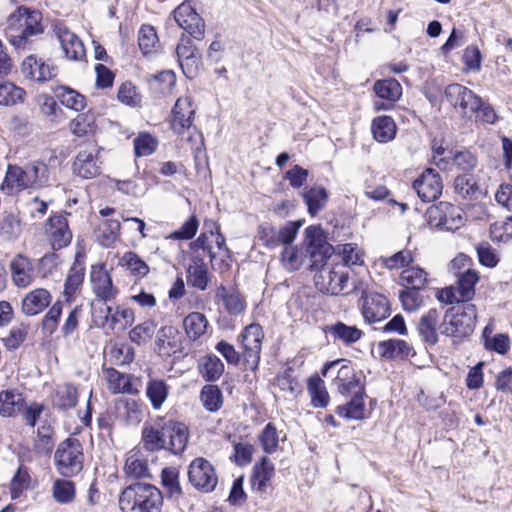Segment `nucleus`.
I'll return each mask as SVG.
<instances>
[{
	"label": "nucleus",
	"instance_id": "nucleus-1",
	"mask_svg": "<svg viewBox=\"0 0 512 512\" xmlns=\"http://www.w3.org/2000/svg\"><path fill=\"white\" fill-rule=\"evenodd\" d=\"M189 431L185 424L158 418L153 425H145L142 430L143 446L150 452L168 450L181 454L187 445Z\"/></svg>",
	"mask_w": 512,
	"mask_h": 512
},
{
	"label": "nucleus",
	"instance_id": "nucleus-2",
	"mask_svg": "<svg viewBox=\"0 0 512 512\" xmlns=\"http://www.w3.org/2000/svg\"><path fill=\"white\" fill-rule=\"evenodd\" d=\"M43 32L42 15L38 11L22 6L7 18L5 36L17 51L30 50L33 37Z\"/></svg>",
	"mask_w": 512,
	"mask_h": 512
},
{
	"label": "nucleus",
	"instance_id": "nucleus-3",
	"mask_svg": "<svg viewBox=\"0 0 512 512\" xmlns=\"http://www.w3.org/2000/svg\"><path fill=\"white\" fill-rule=\"evenodd\" d=\"M49 182L48 166L42 161H31L25 166L9 165L1 188L7 194L24 189H38Z\"/></svg>",
	"mask_w": 512,
	"mask_h": 512
},
{
	"label": "nucleus",
	"instance_id": "nucleus-4",
	"mask_svg": "<svg viewBox=\"0 0 512 512\" xmlns=\"http://www.w3.org/2000/svg\"><path fill=\"white\" fill-rule=\"evenodd\" d=\"M118 503L122 512H161L163 496L154 485L135 482L121 491Z\"/></svg>",
	"mask_w": 512,
	"mask_h": 512
},
{
	"label": "nucleus",
	"instance_id": "nucleus-5",
	"mask_svg": "<svg viewBox=\"0 0 512 512\" xmlns=\"http://www.w3.org/2000/svg\"><path fill=\"white\" fill-rule=\"evenodd\" d=\"M477 319V310L474 304L464 303L450 308L444 315L440 325L443 335L464 338L474 331Z\"/></svg>",
	"mask_w": 512,
	"mask_h": 512
},
{
	"label": "nucleus",
	"instance_id": "nucleus-6",
	"mask_svg": "<svg viewBox=\"0 0 512 512\" xmlns=\"http://www.w3.org/2000/svg\"><path fill=\"white\" fill-rule=\"evenodd\" d=\"M54 462L57 471L64 477H73L83 469V447L77 438L68 437L60 442L55 454Z\"/></svg>",
	"mask_w": 512,
	"mask_h": 512
},
{
	"label": "nucleus",
	"instance_id": "nucleus-7",
	"mask_svg": "<svg viewBox=\"0 0 512 512\" xmlns=\"http://www.w3.org/2000/svg\"><path fill=\"white\" fill-rule=\"evenodd\" d=\"M425 218L430 226L448 231L457 230L464 224L462 209L444 201L430 206Z\"/></svg>",
	"mask_w": 512,
	"mask_h": 512
},
{
	"label": "nucleus",
	"instance_id": "nucleus-8",
	"mask_svg": "<svg viewBox=\"0 0 512 512\" xmlns=\"http://www.w3.org/2000/svg\"><path fill=\"white\" fill-rule=\"evenodd\" d=\"M340 363L345 364L339 368L335 378V384L337 385L338 391L342 395L365 394V386L361 380V376L355 373L350 362L346 359H337L335 361L327 362L322 368V375L326 377L328 373Z\"/></svg>",
	"mask_w": 512,
	"mask_h": 512
},
{
	"label": "nucleus",
	"instance_id": "nucleus-9",
	"mask_svg": "<svg viewBox=\"0 0 512 512\" xmlns=\"http://www.w3.org/2000/svg\"><path fill=\"white\" fill-rule=\"evenodd\" d=\"M300 226V222H288L283 227L277 229L265 223L258 227L257 236L264 246L274 249L280 245L291 244L295 240Z\"/></svg>",
	"mask_w": 512,
	"mask_h": 512
},
{
	"label": "nucleus",
	"instance_id": "nucleus-10",
	"mask_svg": "<svg viewBox=\"0 0 512 512\" xmlns=\"http://www.w3.org/2000/svg\"><path fill=\"white\" fill-rule=\"evenodd\" d=\"M188 478L192 486L204 493L212 492L218 478L213 465L205 458H195L189 465Z\"/></svg>",
	"mask_w": 512,
	"mask_h": 512
},
{
	"label": "nucleus",
	"instance_id": "nucleus-11",
	"mask_svg": "<svg viewBox=\"0 0 512 512\" xmlns=\"http://www.w3.org/2000/svg\"><path fill=\"white\" fill-rule=\"evenodd\" d=\"M445 98L462 115H472L482 105V99L467 87L453 83L448 85L444 91Z\"/></svg>",
	"mask_w": 512,
	"mask_h": 512
},
{
	"label": "nucleus",
	"instance_id": "nucleus-12",
	"mask_svg": "<svg viewBox=\"0 0 512 512\" xmlns=\"http://www.w3.org/2000/svg\"><path fill=\"white\" fill-rule=\"evenodd\" d=\"M263 329L259 324H250L241 334L243 357L247 369L256 370L260 361Z\"/></svg>",
	"mask_w": 512,
	"mask_h": 512
},
{
	"label": "nucleus",
	"instance_id": "nucleus-13",
	"mask_svg": "<svg viewBox=\"0 0 512 512\" xmlns=\"http://www.w3.org/2000/svg\"><path fill=\"white\" fill-rule=\"evenodd\" d=\"M174 19L194 39L201 40L204 37V21L192 6L191 0L183 2L174 10Z\"/></svg>",
	"mask_w": 512,
	"mask_h": 512
},
{
	"label": "nucleus",
	"instance_id": "nucleus-14",
	"mask_svg": "<svg viewBox=\"0 0 512 512\" xmlns=\"http://www.w3.org/2000/svg\"><path fill=\"white\" fill-rule=\"evenodd\" d=\"M100 313L103 314L101 322L96 321V323L110 331H125L135 320L134 311L121 306H117L116 308L106 306L100 308Z\"/></svg>",
	"mask_w": 512,
	"mask_h": 512
},
{
	"label": "nucleus",
	"instance_id": "nucleus-15",
	"mask_svg": "<svg viewBox=\"0 0 512 512\" xmlns=\"http://www.w3.org/2000/svg\"><path fill=\"white\" fill-rule=\"evenodd\" d=\"M90 283L93 293L100 301H111L118 294V289L114 287L110 274L102 264L91 267Z\"/></svg>",
	"mask_w": 512,
	"mask_h": 512
},
{
	"label": "nucleus",
	"instance_id": "nucleus-16",
	"mask_svg": "<svg viewBox=\"0 0 512 512\" xmlns=\"http://www.w3.org/2000/svg\"><path fill=\"white\" fill-rule=\"evenodd\" d=\"M413 189L423 202L437 199L443 189L441 176L433 169H426L414 182Z\"/></svg>",
	"mask_w": 512,
	"mask_h": 512
},
{
	"label": "nucleus",
	"instance_id": "nucleus-17",
	"mask_svg": "<svg viewBox=\"0 0 512 512\" xmlns=\"http://www.w3.org/2000/svg\"><path fill=\"white\" fill-rule=\"evenodd\" d=\"M21 73L26 79L46 82L57 75V68L38 59L35 55H29L22 61Z\"/></svg>",
	"mask_w": 512,
	"mask_h": 512
},
{
	"label": "nucleus",
	"instance_id": "nucleus-18",
	"mask_svg": "<svg viewBox=\"0 0 512 512\" xmlns=\"http://www.w3.org/2000/svg\"><path fill=\"white\" fill-rule=\"evenodd\" d=\"M195 109L190 97H179L172 109L171 127L173 131L181 135L192 126Z\"/></svg>",
	"mask_w": 512,
	"mask_h": 512
},
{
	"label": "nucleus",
	"instance_id": "nucleus-19",
	"mask_svg": "<svg viewBox=\"0 0 512 512\" xmlns=\"http://www.w3.org/2000/svg\"><path fill=\"white\" fill-rule=\"evenodd\" d=\"M46 234L53 250L68 246L72 239L67 219L62 215H54L49 218Z\"/></svg>",
	"mask_w": 512,
	"mask_h": 512
},
{
	"label": "nucleus",
	"instance_id": "nucleus-20",
	"mask_svg": "<svg viewBox=\"0 0 512 512\" xmlns=\"http://www.w3.org/2000/svg\"><path fill=\"white\" fill-rule=\"evenodd\" d=\"M179 330L172 325L162 326L156 333L155 350L162 357H170L180 349Z\"/></svg>",
	"mask_w": 512,
	"mask_h": 512
},
{
	"label": "nucleus",
	"instance_id": "nucleus-21",
	"mask_svg": "<svg viewBox=\"0 0 512 512\" xmlns=\"http://www.w3.org/2000/svg\"><path fill=\"white\" fill-rule=\"evenodd\" d=\"M54 31L67 59L80 60L85 56L84 45L75 33L62 25H57Z\"/></svg>",
	"mask_w": 512,
	"mask_h": 512
},
{
	"label": "nucleus",
	"instance_id": "nucleus-22",
	"mask_svg": "<svg viewBox=\"0 0 512 512\" xmlns=\"http://www.w3.org/2000/svg\"><path fill=\"white\" fill-rule=\"evenodd\" d=\"M176 54L181 69L186 77L193 78L198 70L200 61L197 50L189 38H181L177 45Z\"/></svg>",
	"mask_w": 512,
	"mask_h": 512
},
{
	"label": "nucleus",
	"instance_id": "nucleus-23",
	"mask_svg": "<svg viewBox=\"0 0 512 512\" xmlns=\"http://www.w3.org/2000/svg\"><path fill=\"white\" fill-rule=\"evenodd\" d=\"M10 270L13 283L19 288H25L34 281V265L32 260L17 254L10 262Z\"/></svg>",
	"mask_w": 512,
	"mask_h": 512
},
{
	"label": "nucleus",
	"instance_id": "nucleus-24",
	"mask_svg": "<svg viewBox=\"0 0 512 512\" xmlns=\"http://www.w3.org/2000/svg\"><path fill=\"white\" fill-rule=\"evenodd\" d=\"M390 315V307L385 296L377 293L369 294L364 298L363 316L370 322H379Z\"/></svg>",
	"mask_w": 512,
	"mask_h": 512
},
{
	"label": "nucleus",
	"instance_id": "nucleus-25",
	"mask_svg": "<svg viewBox=\"0 0 512 512\" xmlns=\"http://www.w3.org/2000/svg\"><path fill=\"white\" fill-rule=\"evenodd\" d=\"M73 172L83 179H92L101 173V162L92 151H79L74 162Z\"/></svg>",
	"mask_w": 512,
	"mask_h": 512
},
{
	"label": "nucleus",
	"instance_id": "nucleus-26",
	"mask_svg": "<svg viewBox=\"0 0 512 512\" xmlns=\"http://www.w3.org/2000/svg\"><path fill=\"white\" fill-rule=\"evenodd\" d=\"M373 89L379 98L390 102L389 104H385L380 101H375L374 106L376 110H388L392 106L391 103L396 102L402 95L400 83L393 78L376 81Z\"/></svg>",
	"mask_w": 512,
	"mask_h": 512
},
{
	"label": "nucleus",
	"instance_id": "nucleus-27",
	"mask_svg": "<svg viewBox=\"0 0 512 512\" xmlns=\"http://www.w3.org/2000/svg\"><path fill=\"white\" fill-rule=\"evenodd\" d=\"M52 296L47 289L36 288L22 299V312L27 316H35L45 310L51 303Z\"/></svg>",
	"mask_w": 512,
	"mask_h": 512
},
{
	"label": "nucleus",
	"instance_id": "nucleus-28",
	"mask_svg": "<svg viewBox=\"0 0 512 512\" xmlns=\"http://www.w3.org/2000/svg\"><path fill=\"white\" fill-rule=\"evenodd\" d=\"M440 314V311L432 308L419 319L417 331L422 340L429 345H435L438 342L437 326Z\"/></svg>",
	"mask_w": 512,
	"mask_h": 512
},
{
	"label": "nucleus",
	"instance_id": "nucleus-29",
	"mask_svg": "<svg viewBox=\"0 0 512 512\" xmlns=\"http://www.w3.org/2000/svg\"><path fill=\"white\" fill-rule=\"evenodd\" d=\"M54 426L53 421L45 414V419H40L37 428V436L34 440V449L38 453H50L54 446Z\"/></svg>",
	"mask_w": 512,
	"mask_h": 512
},
{
	"label": "nucleus",
	"instance_id": "nucleus-30",
	"mask_svg": "<svg viewBox=\"0 0 512 512\" xmlns=\"http://www.w3.org/2000/svg\"><path fill=\"white\" fill-rule=\"evenodd\" d=\"M51 91L54 94L55 98H57L60 101V103L68 109H72L74 111H81L86 106L85 97L68 86H52Z\"/></svg>",
	"mask_w": 512,
	"mask_h": 512
},
{
	"label": "nucleus",
	"instance_id": "nucleus-31",
	"mask_svg": "<svg viewBox=\"0 0 512 512\" xmlns=\"http://www.w3.org/2000/svg\"><path fill=\"white\" fill-rule=\"evenodd\" d=\"M458 272L456 287L458 299L463 303H468L475 295V285L479 281V275L471 268Z\"/></svg>",
	"mask_w": 512,
	"mask_h": 512
},
{
	"label": "nucleus",
	"instance_id": "nucleus-32",
	"mask_svg": "<svg viewBox=\"0 0 512 512\" xmlns=\"http://www.w3.org/2000/svg\"><path fill=\"white\" fill-rule=\"evenodd\" d=\"M25 404L22 393L15 389L4 390L0 392V415L11 417L20 412Z\"/></svg>",
	"mask_w": 512,
	"mask_h": 512
},
{
	"label": "nucleus",
	"instance_id": "nucleus-33",
	"mask_svg": "<svg viewBox=\"0 0 512 512\" xmlns=\"http://www.w3.org/2000/svg\"><path fill=\"white\" fill-rule=\"evenodd\" d=\"M326 331L334 341H341L345 345L356 343L363 335V332L357 327L346 325L343 322H336L327 326Z\"/></svg>",
	"mask_w": 512,
	"mask_h": 512
},
{
	"label": "nucleus",
	"instance_id": "nucleus-34",
	"mask_svg": "<svg viewBox=\"0 0 512 512\" xmlns=\"http://www.w3.org/2000/svg\"><path fill=\"white\" fill-rule=\"evenodd\" d=\"M364 397L365 394L353 395L349 402L337 406L336 413L347 420H363L366 412Z\"/></svg>",
	"mask_w": 512,
	"mask_h": 512
},
{
	"label": "nucleus",
	"instance_id": "nucleus-35",
	"mask_svg": "<svg viewBox=\"0 0 512 512\" xmlns=\"http://www.w3.org/2000/svg\"><path fill=\"white\" fill-rule=\"evenodd\" d=\"M183 327L187 337L192 341H196L205 334L208 321L204 314L191 312L183 319Z\"/></svg>",
	"mask_w": 512,
	"mask_h": 512
},
{
	"label": "nucleus",
	"instance_id": "nucleus-36",
	"mask_svg": "<svg viewBox=\"0 0 512 512\" xmlns=\"http://www.w3.org/2000/svg\"><path fill=\"white\" fill-rule=\"evenodd\" d=\"M377 349L379 354L386 359L408 357L412 350L406 341L400 339L381 341Z\"/></svg>",
	"mask_w": 512,
	"mask_h": 512
},
{
	"label": "nucleus",
	"instance_id": "nucleus-37",
	"mask_svg": "<svg viewBox=\"0 0 512 512\" xmlns=\"http://www.w3.org/2000/svg\"><path fill=\"white\" fill-rule=\"evenodd\" d=\"M371 130L376 141L387 143L394 139L396 125L390 116H379L373 120Z\"/></svg>",
	"mask_w": 512,
	"mask_h": 512
},
{
	"label": "nucleus",
	"instance_id": "nucleus-38",
	"mask_svg": "<svg viewBox=\"0 0 512 512\" xmlns=\"http://www.w3.org/2000/svg\"><path fill=\"white\" fill-rule=\"evenodd\" d=\"M274 475V465L267 458L263 457L260 464H257L253 468L252 474V486L257 491H265L268 483Z\"/></svg>",
	"mask_w": 512,
	"mask_h": 512
},
{
	"label": "nucleus",
	"instance_id": "nucleus-39",
	"mask_svg": "<svg viewBox=\"0 0 512 512\" xmlns=\"http://www.w3.org/2000/svg\"><path fill=\"white\" fill-rule=\"evenodd\" d=\"M210 281L208 268L202 259L195 260L187 269L188 285L204 291Z\"/></svg>",
	"mask_w": 512,
	"mask_h": 512
},
{
	"label": "nucleus",
	"instance_id": "nucleus-40",
	"mask_svg": "<svg viewBox=\"0 0 512 512\" xmlns=\"http://www.w3.org/2000/svg\"><path fill=\"white\" fill-rule=\"evenodd\" d=\"M78 402L77 388L70 383L58 386L53 404L58 410L66 411L74 408Z\"/></svg>",
	"mask_w": 512,
	"mask_h": 512
},
{
	"label": "nucleus",
	"instance_id": "nucleus-41",
	"mask_svg": "<svg viewBox=\"0 0 512 512\" xmlns=\"http://www.w3.org/2000/svg\"><path fill=\"white\" fill-rule=\"evenodd\" d=\"M305 245L312 257H315L316 254H326L328 250L323 231L316 226H309L305 229Z\"/></svg>",
	"mask_w": 512,
	"mask_h": 512
},
{
	"label": "nucleus",
	"instance_id": "nucleus-42",
	"mask_svg": "<svg viewBox=\"0 0 512 512\" xmlns=\"http://www.w3.org/2000/svg\"><path fill=\"white\" fill-rule=\"evenodd\" d=\"M146 396L153 409L159 410L169 394V386L164 380L150 379L146 385Z\"/></svg>",
	"mask_w": 512,
	"mask_h": 512
},
{
	"label": "nucleus",
	"instance_id": "nucleus-43",
	"mask_svg": "<svg viewBox=\"0 0 512 512\" xmlns=\"http://www.w3.org/2000/svg\"><path fill=\"white\" fill-rule=\"evenodd\" d=\"M105 378L108 382L109 390L113 393H132V383L130 376L120 373L114 368L104 370Z\"/></svg>",
	"mask_w": 512,
	"mask_h": 512
},
{
	"label": "nucleus",
	"instance_id": "nucleus-44",
	"mask_svg": "<svg viewBox=\"0 0 512 512\" xmlns=\"http://www.w3.org/2000/svg\"><path fill=\"white\" fill-rule=\"evenodd\" d=\"M199 371L206 381L214 382L222 376L224 364L217 356L211 354L201 359Z\"/></svg>",
	"mask_w": 512,
	"mask_h": 512
},
{
	"label": "nucleus",
	"instance_id": "nucleus-45",
	"mask_svg": "<svg viewBox=\"0 0 512 512\" xmlns=\"http://www.w3.org/2000/svg\"><path fill=\"white\" fill-rule=\"evenodd\" d=\"M25 95L23 88L9 81H0V105L14 106L22 103Z\"/></svg>",
	"mask_w": 512,
	"mask_h": 512
},
{
	"label": "nucleus",
	"instance_id": "nucleus-46",
	"mask_svg": "<svg viewBox=\"0 0 512 512\" xmlns=\"http://www.w3.org/2000/svg\"><path fill=\"white\" fill-rule=\"evenodd\" d=\"M303 198L308 207V212L314 216L325 207L328 201V193L323 187H312L305 191Z\"/></svg>",
	"mask_w": 512,
	"mask_h": 512
},
{
	"label": "nucleus",
	"instance_id": "nucleus-47",
	"mask_svg": "<svg viewBox=\"0 0 512 512\" xmlns=\"http://www.w3.org/2000/svg\"><path fill=\"white\" fill-rule=\"evenodd\" d=\"M308 392L311 397V404L315 408H324L329 403V394L324 382L317 376L308 379Z\"/></svg>",
	"mask_w": 512,
	"mask_h": 512
},
{
	"label": "nucleus",
	"instance_id": "nucleus-48",
	"mask_svg": "<svg viewBox=\"0 0 512 512\" xmlns=\"http://www.w3.org/2000/svg\"><path fill=\"white\" fill-rule=\"evenodd\" d=\"M200 400L209 412H216L223 405V394L217 385H205L200 393Z\"/></svg>",
	"mask_w": 512,
	"mask_h": 512
},
{
	"label": "nucleus",
	"instance_id": "nucleus-49",
	"mask_svg": "<svg viewBox=\"0 0 512 512\" xmlns=\"http://www.w3.org/2000/svg\"><path fill=\"white\" fill-rule=\"evenodd\" d=\"M478 189L475 177L469 173L458 175L454 180V191L463 199L474 198Z\"/></svg>",
	"mask_w": 512,
	"mask_h": 512
},
{
	"label": "nucleus",
	"instance_id": "nucleus-50",
	"mask_svg": "<svg viewBox=\"0 0 512 512\" xmlns=\"http://www.w3.org/2000/svg\"><path fill=\"white\" fill-rule=\"evenodd\" d=\"M120 222L114 219L105 220L98 229L97 238L104 247L112 246L119 237Z\"/></svg>",
	"mask_w": 512,
	"mask_h": 512
},
{
	"label": "nucleus",
	"instance_id": "nucleus-51",
	"mask_svg": "<svg viewBox=\"0 0 512 512\" xmlns=\"http://www.w3.org/2000/svg\"><path fill=\"white\" fill-rule=\"evenodd\" d=\"M427 282L426 272L418 267L404 269L400 275V283L406 288L422 289Z\"/></svg>",
	"mask_w": 512,
	"mask_h": 512
},
{
	"label": "nucleus",
	"instance_id": "nucleus-52",
	"mask_svg": "<svg viewBox=\"0 0 512 512\" xmlns=\"http://www.w3.org/2000/svg\"><path fill=\"white\" fill-rule=\"evenodd\" d=\"M120 264L126 267L133 276L143 278L149 273V266L135 253L128 251L120 259Z\"/></svg>",
	"mask_w": 512,
	"mask_h": 512
},
{
	"label": "nucleus",
	"instance_id": "nucleus-53",
	"mask_svg": "<svg viewBox=\"0 0 512 512\" xmlns=\"http://www.w3.org/2000/svg\"><path fill=\"white\" fill-rule=\"evenodd\" d=\"M276 386L289 397L296 398L302 393V385L292 375V369L284 371L281 375L276 378Z\"/></svg>",
	"mask_w": 512,
	"mask_h": 512
},
{
	"label": "nucleus",
	"instance_id": "nucleus-54",
	"mask_svg": "<svg viewBox=\"0 0 512 512\" xmlns=\"http://www.w3.org/2000/svg\"><path fill=\"white\" fill-rule=\"evenodd\" d=\"M179 473L174 468H164L161 473L162 485L168 498L178 499L182 493L179 484Z\"/></svg>",
	"mask_w": 512,
	"mask_h": 512
},
{
	"label": "nucleus",
	"instance_id": "nucleus-55",
	"mask_svg": "<svg viewBox=\"0 0 512 512\" xmlns=\"http://www.w3.org/2000/svg\"><path fill=\"white\" fill-rule=\"evenodd\" d=\"M349 276L344 271L331 270L328 272L327 293L331 295L348 294Z\"/></svg>",
	"mask_w": 512,
	"mask_h": 512
},
{
	"label": "nucleus",
	"instance_id": "nucleus-56",
	"mask_svg": "<svg viewBox=\"0 0 512 512\" xmlns=\"http://www.w3.org/2000/svg\"><path fill=\"white\" fill-rule=\"evenodd\" d=\"M53 497L60 504H67L75 497V485L72 481L57 479L52 487Z\"/></svg>",
	"mask_w": 512,
	"mask_h": 512
},
{
	"label": "nucleus",
	"instance_id": "nucleus-57",
	"mask_svg": "<svg viewBox=\"0 0 512 512\" xmlns=\"http://www.w3.org/2000/svg\"><path fill=\"white\" fill-rule=\"evenodd\" d=\"M155 329L156 324L153 321H145L130 330L129 339L137 345L146 344L152 339Z\"/></svg>",
	"mask_w": 512,
	"mask_h": 512
},
{
	"label": "nucleus",
	"instance_id": "nucleus-58",
	"mask_svg": "<svg viewBox=\"0 0 512 512\" xmlns=\"http://www.w3.org/2000/svg\"><path fill=\"white\" fill-rule=\"evenodd\" d=\"M125 474L131 478H145L149 476L147 461L137 455H130L124 465Z\"/></svg>",
	"mask_w": 512,
	"mask_h": 512
},
{
	"label": "nucleus",
	"instance_id": "nucleus-59",
	"mask_svg": "<svg viewBox=\"0 0 512 512\" xmlns=\"http://www.w3.org/2000/svg\"><path fill=\"white\" fill-rule=\"evenodd\" d=\"M84 279V267L81 264L74 263L64 284V294L68 297L73 295L80 287Z\"/></svg>",
	"mask_w": 512,
	"mask_h": 512
},
{
	"label": "nucleus",
	"instance_id": "nucleus-60",
	"mask_svg": "<svg viewBox=\"0 0 512 512\" xmlns=\"http://www.w3.org/2000/svg\"><path fill=\"white\" fill-rule=\"evenodd\" d=\"M259 441L263 450L268 453H274L278 448L279 435L276 427L272 423H268L259 436Z\"/></svg>",
	"mask_w": 512,
	"mask_h": 512
},
{
	"label": "nucleus",
	"instance_id": "nucleus-61",
	"mask_svg": "<svg viewBox=\"0 0 512 512\" xmlns=\"http://www.w3.org/2000/svg\"><path fill=\"white\" fill-rule=\"evenodd\" d=\"M157 42L158 37L155 29L150 25H143L138 33V44L143 54L151 53Z\"/></svg>",
	"mask_w": 512,
	"mask_h": 512
},
{
	"label": "nucleus",
	"instance_id": "nucleus-62",
	"mask_svg": "<svg viewBox=\"0 0 512 512\" xmlns=\"http://www.w3.org/2000/svg\"><path fill=\"white\" fill-rule=\"evenodd\" d=\"M23 408L22 419L25 425L34 428L40 424V419H45L43 414L46 408L42 403L33 402Z\"/></svg>",
	"mask_w": 512,
	"mask_h": 512
},
{
	"label": "nucleus",
	"instance_id": "nucleus-63",
	"mask_svg": "<svg viewBox=\"0 0 512 512\" xmlns=\"http://www.w3.org/2000/svg\"><path fill=\"white\" fill-rule=\"evenodd\" d=\"M157 140L150 134H140L134 139V150L138 157L149 156L157 148Z\"/></svg>",
	"mask_w": 512,
	"mask_h": 512
},
{
	"label": "nucleus",
	"instance_id": "nucleus-64",
	"mask_svg": "<svg viewBox=\"0 0 512 512\" xmlns=\"http://www.w3.org/2000/svg\"><path fill=\"white\" fill-rule=\"evenodd\" d=\"M284 249L281 253V263L287 271H296L302 265L301 255L296 247L291 244L284 245Z\"/></svg>",
	"mask_w": 512,
	"mask_h": 512
}]
</instances>
